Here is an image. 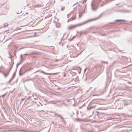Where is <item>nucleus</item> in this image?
Wrapping results in <instances>:
<instances>
[{"label": "nucleus", "mask_w": 132, "mask_h": 132, "mask_svg": "<svg viewBox=\"0 0 132 132\" xmlns=\"http://www.w3.org/2000/svg\"><path fill=\"white\" fill-rule=\"evenodd\" d=\"M53 74H55V73H53Z\"/></svg>", "instance_id": "39448f33"}, {"label": "nucleus", "mask_w": 132, "mask_h": 132, "mask_svg": "<svg viewBox=\"0 0 132 132\" xmlns=\"http://www.w3.org/2000/svg\"><path fill=\"white\" fill-rule=\"evenodd\" d=\"M76 27V26H69L68 27V29L69 30H71L75 28Z\"/></svg>", "instance_id": "f257e3e1"}, {"label": "nucleus", "mask_w": 132, "mask_h": 132, "mask_svg": "<svg viewBox=\"0 0 132 132\" xmlns=\"http://www.w3.org/2000/svg\"><path fill=\"white\" fill-rule=\"evenodd\" d=\"M75 18L76 16H72L70 19L69 20L70 21H72L75 19Z\"/></svg>", "instance_id": "f03ea898"}, {"label": "nucleus", "mask_w": 132, "mask_h": 132, "mask_svg": "<svg viewBox=\"0 0 132 132\" xmlns=\"http://www.w3.org/2000/svg\"><path fill=\"white\" fill-rule=\"evenodd\" d=\"M95 107H96V106H93V107H91V108H95Z\"/></svg>", "instance_id": "20e7f679"}, {"label": "nucleus", "mask_w": 132, "mask_h": 132, "mask_svg": "<svg viewBox=\"0 0 132 132\" xmlns=\"http://www.w3.org/2000/svg\"><path fill=\"white\" fill-rule=\"evenodd\" d=\"M117 21H124V20H117Z\"/></svg>", "instance_id": "7ed1b4c3"}]
</instances>
